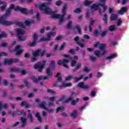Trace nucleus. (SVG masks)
Instances as JSON below:
<instances>
[{
	"label": "nucleus",
	"instance_id": "nucleus-37",
	"mask_svg": "<svg viewBox=\"0 0 129 129\" xmlns=\"http://www.w3.org/2000/svg\"><path fill=\"white\" fill-rule=\"evenodd\" d=\"M104 18H103V21H104L105 23L108 24V17H107V15H106V14H104Z\"/></svg>",
	"mask_w": 129,
	"mask_h": 129
},
{
	"label": "nucleus",
	"instance_id": "nucleus-22",
	"mask_svg": "<svg viewBox=\"0 0 129 129\" xmlns=\"http://www.w3.org/2000/svg\"><path fill=\"white\" fill-rule=\"evenodd\" d=\"M118 18V16H117V14H112L111 15V17L110 18V20L111 21H116V20H117Z\"/></svg>",
	"mask_w": 129,
	"mask_h": 129
},
{
	"label": "nucleus",
	"instance_id": "nucleus-38",
	"mask_svg": "<svg viewBox=\"0 0 129 129\" xmlns=\"http://www.w3.org/2000/svg\"><path fill=\"white\" fill-rule=\"evenodd\" d=\"M108 30L110 32H114L115 31V26L111 25L108 27Z\"/></svg>",
	"mask_w": 129,
	"mask_h": 129
},
{
	"label": "nucleus",
	"instance_id": "nucleus-26",
	"mask_svg": "<svg viewBox=\"0 0 129 129\" xmlns=\"http://www.w3.org/2000/svg\"><path fill=\"white\" fill-rule=\"evenodd\" d=\"M76 93L74 92H72L71 94V95L70 96V97L68 99H66L65 100V102L66 103L69 102L70 101V100H72V99H73V95H74V94H75Z\"/></svg>",
	"mask_w": 129,
	"mask_h": 129
},
{
	"label": "nucleus",
	"instance_id": "nucleus-24",
	"mask_svg": "<svg viewBox=\"0 0 129 129\" xmlns=\"http://www.w3.org/2000/svg\"><path fill=\"white\" fill-rule=\"evenodd\" d=\"M71 116L73 118H75V117H77L78 116V111L76 110H74L73 112L71 114Z\"/></svg>",
	"mask_w": 129,
	"mask_h": 129
},
{
	"label": "nucleus",
	"instance_id": "nucleus-47",
	"mask_svg": "<svg viewBox=\"0 0 129 129\" xmlns=\"http://www.w3.org/2000/svg\"><path fill=\"white\" fill-rule=\"evenodd\" d=\"M11 60H12V64L13 63H18L20 60L17 58H11Z\"/></svg>",
	"mask_w": 129,
	"mask_h": 129
},
{
	"label": "nucleus",
	"instance_id": "nucleus-55",
	"mask_svg": "<svg viewBox=\"0 0 129 129\" xmlns=\"http://www.w3.org/2000/svg\"><path fill=\"white\" fill-rule=\"evenodd\" d=\"M61 4H62V1H58L55 3V5L57 7H60L61 6Z\"/></svg>",
	"mask_w": 129,
	"mask_h": 129
},
{
	"label": "nucleus",
	"instance_id": "nucleus-9",
	"mask_svg": "<svg viewBox=\"0 0 129 129\" xmlns=\"http://www.w3.org/2000/svg\"><path fill=\"white\" fill-rule=\"evenodd\" d=\"M77 63V61L75 60H73L71 61V66L72 67H74L75 66V68L73 70V71L74 72H76L77 70H79V69H80V68L82 67V63H78L77 64H76Z\"/></svg>",
	"mask_w": 129,
	"mask_h": 129
},
{
	"label": "nucleus",
	"instance_id": "nucleus-15",
	"mask_svg": "<svg viewBox=\"0 0 129 129\" xmlns=\"http://www.w3.org/2000/svg\"><path fill=\"white\" fill-rule=\"evenodd\" d=\"M78 87L80 88H82L83 89H85V90L87 89H89L90 88V86L85 85H84V82H80L78 84Z\"/></svg>",
	"mask_w": 129,
	"mask_h": 129
},
{
	"label": "nucleus",
	"instance_id": "nucleus-60",
	"mask_svg": "<svg viewBox=\"0 0 129 129\" xmlns=\"http://www.w3.org/2000/svg\"><path fill=\"white\" fill-rule=\"evenodd\" d=\"M35 96L34 93H31L28 95V98H33L34 96Z\"/></svg>",
	"mask_w": 129,
	"mask_h": 129
},
{
	"label": "nucleus",
	"instance_id": "nucleus-4",
	"mask_svg": "<svg viewBox=\"0 0 129 129\" xmlns=\"http://www.w3.org/2000/svg\"><path fill=\"white\" fill-rule=\"evenodd\" d=\"M11 12L12 10L9 9L7 11L6 14L0 17V24H2L4 26H10V25H12V24H13V22L6 20H7V17H8V16H10Z\"/></svg>",
	"mask_w": 129,
	"mask_h": 129
},
{
	"label": "nucleus",
	"instance_id": "nucleus-50",
	"mask_svg": "<svg viewBox=\"0 0 129 129\" xmlns=\"http://www.w3.org/2000/svg\"><path fill=\"white\" fill-rule=\"evenodd\" d=\"M90 59L92 62H95V61H96V57L93 56H90Z\"/></svg>",
	"mask_w": 129,
	"mask_h": 129
},
{
	"label": "nucleus",
	"instance_id": "nucleus-25",
	"mask_svg": "<svg viewBox=\"0 0 129 129\" xmlns=\"http://www.w3.org/2000/svg\"><path fill=\"white\" fill-rule=\"evenodd\" d=\"M35 115V117L37 118L38 122H42L43 121V119H42V117L40 115V113L37 112Z\"/></svg>",
	"mask_w": 129,
	"mask_h": 129
},
{
	"label": "nucleus",
	"instance_id": "nucleus-19",
	"mask_svg": "<svg viewBox=\"0 0 129 129\" xmlns=\"http://www.w3.org/2000/svg\"><path fill=\"white\" fill-rule=\"evenodd\" d=\"M72 86V84L71 83L62 84V85L59 86V89H62V88H66V87H71Z\"/></svg>",
	"mask_w": 129,
	"mask_h": 129
},
{
	"label": "nucleus",
	"instance_id": "nucleus-45",
	"mask_svg": "<svg viewBox=\"0 0 129 129\" xmlns=\"http://www.w3.org/2000/svg\"><path fill=\"white\" fill-rule=\"evenodd\" d=\"M83 72H86V73H89L90 71H89L88 67H85L83 69Z\"/></svg>",
	"mask_w": 129,
	"mask_h": 129
},
{
	"label": "nucleus",
	"instance_id": "nucleus-7",
	"mask_svg": "<svg viewBox=\"0 0 129 129\" xmlns=\"http://www.w3.org/2000/svg\"><path fill=\"white\" fill-rule=\"evenodd\" d=\"M14 10L16 12H20L21 13H22V14H25L26 15L27 14H30V13H33L34 12V10L33 9L28 10L26 8H22L19 6H16Z\"/></svg>",
	"mask_w": 129,
	"mask_h": 129
},
{
	"label": "nucleus",
	"instance_id": "nucleus-14",
	"mask_svg": "<svg viewBox=\"0 0 129 129\" xmlns=\"http://www.w3.org/2000/svg\"><path fill=\"white\" fill-rule=\"evenodd\" d=\"M15 51L16 52V55L17 56H20L23 54V52H24V50L21 48V45H17L15 49Z\"/></svg>",
	"mask_w": 129,
	"mask_h": 129
},
{
	"label": "nucleus",
	"instance_id": "nucleus-30",
	"mask_svg": "<svg viewBox=\"0 0 129 129\" xmlns=\"http://www.w3.org/2000/svg\"><path fill=\"white\" fill-rule=\"evenodd\" d=\"M14 24L16 26H18V27H19L20 28H25V26L24 25V24L22 22L15 21L14 22Z\"/></svg>",
	"mask_w": 129,
	"mask_h": 129
},
{
	"label": "nucleus",
	"instance_id": "nucleus-61",
	"mask_svg": "<svg viewBox=\"0 0 129 129\" xmlns=\"http://www.w3.org/2000/svg\"><path fill=\"white\" fill-rule=\"evenodd\" d=\"M84 38L87 39V40H90V36H88L87 34L84 35Z\"/></svg>",
	"mask_w": 129,
	"mask_h": 129
},
{
	"label": "nucleus",
	"instance_id": "nucleus-29",
	"mask_svg": "<svg viewBox=\"0 0 129 129\" xmlns=\"http://www.w3.org/2000/svg\"><path fill=\"white\" fill-rule=\"evenodd\" d=\"M127 10L125 7H122L118 12V13L120 15H123L124 13H126Z\"/></svg>",
	"mask_w": 129,
	"mask_h": 129
},
{
	"label": "nucleus",
	"instance_id": "nucleus-33",
	"mask_svg": "<svg viewBox=\"0 0 129 129\" xmlns=\"http://www.w3.org/2000/svg\"><path fill=\"white\" fill-rule=\"evenodd\" d=\"M46 74L48 76H50V77H52L53 76V74L52 73V72H51V68H50V67L46 69Z\"/></svg>",
	"mask_w": 129,
	"mask_h": 129
},
{
	"label": "nucleus",
	"instance_id": "nucleus-31",
	"mask_svg": "<svg viewBox=\"0 0 129 129\" xmlns=\"http://www.w3.org/2000/svg\"><path fill=\"white\" fill-rule=\"evenodd\" d=\"M25 25L26 26H31V25H33V24H35V21L34 20H30V21H28L26 20L25 22Z\"/></svg>",
	"mask_w": 129,
	"mask_h": 129
},
{
	"label": "nucleus",
	"instance_id": "nucleus-51",
	"mask_svg": "<svg viewBox=\"0 0 129 129\" xmlns=\"http://www.w3.org/2000/svg\"><path fill=\"white\" fill-rule=\"evenodd\" d=\"M13 112V111H12V110H10L9 111V114H11L12 115V116H13V117H14V116H16V113L15 112Z\"/></svg>",
	"mask_w": 129,
	"mask_h": 129
},
{
	"label": "nucleus",
	"instance_id": "nucleus-2",
	"mask_svg": "<svg viewBox=\"0 0 129 129\" xmlns=\"http://www.w3.org/2000/svg\"><path fill=\"white\" fill-rule=\"evenodd\" d=\"M50 5H52V1H48L47 3H44L40 5L39 9L40 11H42V12H43L46 15H54V12L52 11L51 9L47 7Z\"/></svg>",
	"mask_w": 129,
	"mask_h": 129
},
{
	"label": "nucleus",
	"instance_id": "nucleus-11",
	"mask_svg": "<svg viewBox=\"0 0 129 129\" xmlns=\"http://www.w3.org/2000/svg\"><path fill=\"white\" fill-rule=\"evenodd\" d=\"M75 42L77 44H78V45L81 47V48H84L85 46V44L84 43V42H85V39H80L79 36H76L74 38V39Z\"/></svg>",
	"mask_w": 129,
	"mask_h": 129
},
{
	"label": "nucleus",
	"instance_id": "nucleus-41",
	"mask_svg": "<svg viewBox=\"0 0 129 129\" xmlns=\"http://www.w3.org/2000/svg\"><path fill=\"white\" fill-rule=\"evenodd\" d=\"M3 107L4 108H8V104H3L2 103L0 102V111L3 109Z\"/></svg>",
	"mask_w": 129,
	"mask_h": 129
},
{
	"label": "nucleus",
	"instance_id": "nucleus-5",
	"mask_svg": "<svg viewBox=\"0 0 129 129\" xmlns=\"http://www.w3.org/2000/svg\"><path fill=\"white\" fill-rule=\"evenodd\" d=\"M63 57H64V58H68V59L59 60L57 62V64L59 66H61V65H62V66L64 67V68L68 69L69 68V67L67 65V63L70 61V60H72V57L70 56V54H63Z\"/></svg>",
	"mask_w": 129,
	"mask_h": 129
},
{
	"label": "nucleus",
	"instance_id": "nucleus-12",
	"mask_svg": "<svg viewBox=\"0 0 129 129\" xmlns=\"http://www.w3.org/2000/svg\"><path fill=\"white\" fill-rule=\"evenodd\" d=\"M56 35V32H49L47 34V38H41L40 39V42H45L46 41H50L51 40V37H54Z\"/></svg>",
	"mask_w": 129,
	"mask_h": 129
},
{
	"label": "nucleus",
	"instance_id": "nucleus-42",
	"mask_svg": "<svg viewBox=\"0 0 129 129\" xmlns=\"http://www.w3.org/2000/svg\"><path fill=\"white\" fill-rule=\"evenodd\" d=\"M50 63L51 64L52 69L55 70V69H56V66H55V61L54 60H51L50 61Z\"/></svg>",
	"mask_w": 129,
	"mask_h": 129
},
{
	"label": "nucleus",
	"instance_id": "nucleus-36",
	"mask_svg": "<svg viewBox=\"0 0 129 129\" xmlns=\"http://www.w3.org/2000/svg\"><path fill=\"white\" fill-rule=\"evenodd\" d=\"M78 30V32L80 35L81 34V28L79 26H76L73 27V30Z\"/></svg>",
	"mask_w": 129,
	"mask_h": 129
},
{
	"label": "nucleus",
	"instance_id": "nucleus-53",
	"mask_svg": "<svg viewBox=\"0 0 129 129\" xmlns=\"http://www.w3.org/2000/svg\"><path fill=\"white\" fill-rule=\"evenodd\" d=\"M64 109L63 106L58 107L56 110V112H59L60 110H63Z\"/></svg>",
	"mask_w": 129,
	"mask_h": 129
},
{
	"label": "nucleus",
	"instance_id": "nucleus-13",
	"mask_svg": "<svg viewBox=\"0 0 129 129\" xmlns=\"http://www.w3.org/2000/svg\"><path fill=\"white\" fill-rule=\"evenodd\" d=\"M83 77H84V75H82L80 78L74 77L73 76H68L66 78V81H69L70 80H71V79H74L75 80L76 82H78V81H79V80H81Z\"/></svg>",
	"mask_w": 129,
	"mask_h": 129
},
{
	"label": "nucleus",
	"instance_id": "nucleus-44",
	"mask_svg": "<svg viewBox=\"0 0 129 129\" xmlns=\"http://www.w3.org/2000/svg\"><path fill=\"white\" fill-rule=\"evenodd\" d=\"M82 10H81V9H80V8H78L75 10H74V13H75V14H80V13H82Z\"/></svg>",
	"mask_w": 129,
	"mask_h": 129
},
{
	"label": "nucleus",
	"instance_id": "nucleus-1",
	"mask_svg": "<svg viewBox=\"0 0 129 129\" xmlns=\"http://www.w3.org/2000/svg\"><path fill=\"white\" fill-rule=\"evenodd\" d=\"M67 9V4H64L62 7V15L54 14L52 15L51 17L53 19H59V25H61L63 22H65L64 18H65V15H66V10Z\"/></svg>",
	"mask_w": 129,
	"mask_h": 129
},
{
	"label": "nucleus",
	"instance_id": "nucleus-32",
	"mask_svg": "<svg viewBox=\"0 0 129 129\" xmlns=\"http://www.w3.org/2000/svg\"><path fill=\"white\" fill-rule=\"evenodd\" d=\"M27 118L29 119L30 122H31V123H33L34 122V118L33 117V114L30 113L28 114Z\"/></svg>",
	"mask_w": 129,
	"mask_h": 129
},
{
	"label": "nucleus",
	"instance_id": "nucleus-62",
	"mask_svg": "<svg viewBox=\"0 0 129 129\" xmlns=\"http://www.w3.org/2000/svg\"><path fill=\"white\" fill-rule=\"evenodd\" d=\"M1 47H8V43L6 42H3L1 44Z\"/></svg>",
	"mask_w": 129,
	"mask_h": 129
},
{
	"label": "nucleus",
	"instance_id": "nucleus-39",
	"mask_svg": "<svg viewBox=\"0 0 129 129\" xmlns=\"http://www.w3.org/2000/svg\"><path fill=\"white\" fill-rule=\"evenodd\" d=\"M72 25H73L72 21H69L67 24V28L68 29H72L73 30V28H72Z\"/></svg>",
	"mask_w": 129,
	"mask_h": 129
},
{
	"label": "nucleus",
	"instance_id": "nucleus-59",
	"mask_svg": "<svg viewBox=\"0 0 129 129\" xmlns=\"http://www.w3.org/2000/svg\"><path fill=\"white\" fill-rule=\"evenodd\" d=\"M0 35H1V38H7V34L5 32H2Z\"/></svg>",
	"mask_w": 129,
	"mask_h": 129
},
{
	"label": "nucleus",
	"instance_id": "nucleus-18",
	"mask_svg": "<svg viewBox=\"0 0 129 129\" xmlns=\"http://www.w3.org/2000/svg\"><path fill=\"white\" fill-rule=\"evenodd\" d=\"M27 118L22 117L21 118V121L22 123L21 127H26V125H27Z\"/></svg>",
	"mask_w": 129,
	"mask_h": 129
},
{
	"label": "nucleus",
	"instance_id": "nucleus-56",
	"mask_svg": "<svg viewBox=\"0 0 129 129\" xmlns=\"http://www.w3.org/2000/svg\"><path fill=\"white\" fill-rule=\"evenodd\" d=\"M69 53H70L71 54H75V49H74V48L70 49L69 51Z\"/></svg>",
	"mask_w": 129,
	"mask_h": 129
},
{
	"label": "nucleus",
	"instance_id": "nucleus-54",
	"mask_svg": "<svg viewBox=\"0 0 129 129\" xmlns=\"http://www.w3.org/2000/svg\"><path fill=\"white\" fill-rule=\"evenodd\" d=\"M94 35L95 37H97V36L99 35V32H98V30H95L94 32Z\"/></svg>",
	"mask_w": 129,
	"mask_h": 129
},
{
	"label": "nucleus",
	"instance_id": "nucleus-10",
	"mask_svg": "<svg viewBox=\"0 0 129 129\" xmlns=\"http://www.w3.org/2000/svg\"><path fill=\"white\" fill-rule=\"evenodd\" d=\"M46 62H47V60H42V63L41 65L38 63H36L34 66V69H38V72H42L46 66Z\"/></svg>",
	"mask_w": 129,
	"mask_h": 129
},
{
	"label": "nucleus",
	"instance_id": "nucleus-6",
	"mask_svg": "<svg viewBox=\"0 0 129 129\" xmlns=\"http://www.w3.org/2000/svg\"><path fill=\"white\" fill-rule=\"evenodd\" d=\"M95 48H99L100 50L103 51V53L101 54V56H104L106 54V50H105V48H106V44L105 43L100 44L99 42H97L94 44Z\"/></svg>",
	"mask_w": 129,
	"mask_h": 129
},
{
	"label": "nucleus",
	"instance_id": "nucleus-57",
	"mask_svg": "<svg viewBox=\"0 0 129 129\" xmlns=\"http://www.w3.org/2000/svg\"><path fill=\"white\" fill-rule=\"evenodd\" d=\"M3 84L5 86H8L9 84V82H8V80H4L3 82Z\"/></svg>",
	"mask_w": 129,
	"mask_h": 129
},
{
	"label": "nucleus",
	"instance_id": "nucleus-52",
	"mask_svg": "<svg viewBox=\"0 0 129 129\" xmlns=\"http://www.w3.org/2000/svg\"><path fill=\"white\" fill-rule=\"evenodd\" d=\"M94 54L96 55V56H100L101 54H100V51L99 50H95L94 51Z\"/></svg>",
	"mask_w": 129,
	"mask_h": 129
},
{
	"label": "nucleus",
	"instance_id": "nucleus-28",
	"mask_svg": "<svg viewBox=\"0 0 129 129\" xmlns=\"http://www.w3.org/2000/svg\"><path fill=\"white\" fill-rule=\"evenodd\" d=\"M21 105L22 107L25 106L26 108H30L31 107V105L28 104L26 101L22 102Z\"/></svg>",
	"mask_w": 129,
	"mask_h": 129
},
{
	"label": "nucleus",
	"instance_id": "nucleus-3",
	"mask_svg": "<svg viewBox=\"0 0 129 129\" xmlns=\"http://www.w3.org/2000/svg\"><path fill=\"white\" fill-rule=\"evenodd\" d=\"M45 53H46V50H43L42 51L41 49L36 50L32 53L33 57L31 58V62H36V61H38V57H39V56L41 57L44 56Z\"/></svg>",
	"mask_w": 129,
	"mask_h": 129
},
{
	"label": "nucleus",
	"instance_id": "nucleus-46",
	"mask_svg": "<svg viewBox=\"0 0 129 129\" xmlns=\"http://www.w3.org/2000/svg\"><path fill=\"white\" fill-rule=\"evenodd\" d=\"M33 41H34V42H37V40H38V35H37V34L36 33H34L33 36Z\"/></svg>",
	"mask_w": 129,
	"mask_h": 129
},
{
	"label": "nucleus",
	"instance_id": "nucleus-40",
	"mask_svg": "<svg viewBox=\"0 0 129 129\" xmlns=\"http://www.w3.org/2000/svg\"><path fill=\"white\" fill-rule=\"evenodd\" d=\"M12 72H21V70L19 68H12L11 69Z\"/></svg>",
	"mask_w": 129,
	"mask_h": 129
},
{
	"label": "nucleus",
	"instance_id": "nucleus-17",
	"mask_svg": "<svg viewBox=\"0 0 129 129\" xmlns=\"http://www.w3.org/2000/svg\"><path fill=\"white\" fill-rule=\"evenodd\" d=\"M46 105H47V102L45 101H42L41 103L39 105V107H40V108H43L45 110H47L48 108H47V107H46Z\"/></svg>",
	"mask_w": 129,
	"mask_h": 129
},
{
	"label": "nucleus",
	"instance_id": "nucleus-21",
	"mask_svg": "<svg viewBox=\"0 0 129 129\" xmlns=\"http://www.w3.org/2000/svg\"><path fill=\"white\" fill-rule=\"evenodd\" d=\"M4 64L5 65H12V64H13V60H12V58L9 59L5 58L4 60Z\"/></svg>",
	"mask_w": 129,
	"mask_h": 129
},
{
	"label": "nucleus",
	"instance_id": "nucleus-16",
	"mask_svg": "<svg viewBox=\"0 0 129 129\" xmlns=\"http://www.w3.org/2000/svg\"><path fill=\"white\" fill-rule=\"evenodd\" d=\"M31 79L34 83H37L38 82L39 80H42V79H43V76H39L38 78L34 76H32L31 77Z\"/></svg>",
	"mask_w": 129,
	"mask_h": 129
},
{
	"label": "nucleus",
	"instance_id": "nucleus-23",
	"mask_svg": "<svg viewBox=\"0 0 129 129\" xmlns=\"http://www.w3.org/2000/svg\"><path fill=\"white\" fill-rule=\"evenodd\" d=\"M17 113L18 115H24V116H27V114L24 110H18L17 111Z\"/></svg>",
	"mask_w": 129,
	"mask_h": 129
},
{
	"label": "nucleus",
	"instance_id": "nucleus-64",
	"mask_svg": "<svg viewBox=\"0 0 129 129\" xmlns=\"http://www.w3.org/2000/svg\"><path fill=\"white\" fill-rule=\"evenodd\" d=\"M36 18L38 21H40V13L39 12L36 13Z\"/></svg>",
	"mask_w": 129,
	"mask_h": 129
},
{
	"label": "nucleus",
	"instance_id": "nucleus-8",
	"mask_svg": "<svg viewBox=\"0 0 129 129\" xmlns=\"http://www.w3.org/2000/svg\"><path fill=\"white\" fill-rule=\"evenodd\" d=\"M16 32L17 33L19 42H24V41H26V38L25 37H22V36H21V35H23L25 33V30L21 28H18L16 30Z\"/></svg>",
	"mask_w": 129,
	"mask_h": 129
},
{
	"label": "nucleus",
	"instance_id": "nucleus-27",
	"mask_svg": "<svg viewBox=\"0 0 129 129\" xmlns=\"http://www.w3.org/2000/svg\"><path fill=\"white\" fill-rule=\"evenodd\" d=\"M0 5H3V6L1 7V11H5L6 8H7V3L2 2V1L0 0Z\"/></svg>",
	"mask_w": 129,
	"mask_h": 129
},
{
	"label": "nucleus",
	"instance_id": "nucleus-48",
	"mask_svg": "<svg viewBox=\"0 0 129 129\" xmlns=\"http://www.w3.org/2000/svg\"><path fill=\"white\" fill-rule=\"evenodd\" d=\"M36 43H37V41H33L32 42H30L29 44V46L30 47H34V46L36 45Z\"/></svg>",
	"mask_w": 129,
	"mask_h": 129
},
{
	"label": "nucleus",
	"instance_id": "nucleus-43",
	"mask_svg": "<svg viewBox=\"0 0 129 129\" xmlns=\"http://www.w3.org/2000/svg\"><path fill=\"white\" fill-rule=\"evenodd\" d=\"M92 3H93V2H92V1L89 2L88 0H86L84 2V5L85 6H90V5H91V4H92Z\"/></svg>",
	"mask_w": 129,
	"mask_h": 129
},
{
	"label": "nucleus",
	"instance_id": "nucleus-58",
	"mask_svg": "<svg viewBox=\"0 0 129 129\" xmlns=\"http://www.w3.org/2000/svg\"><path fill=\"white\" fill-rule=\"evenodd\" d=\"M26 87H30V83L28 82V80H25L24 81Z\"/></svg>",
	"mask_w": 129,
	"mask_h": 129
},
{
	"label": "nucleus",
	"instance_id": "nucleus-20",
	"mask_svg": "<svg viewBox=\"0 0 129 129\" xmlns=\"http://www.w3.org/2000/svg\"><path fill=\"white\" fill-rule=\"evenodd\" d=\"M100 5H101V4L100 3H98L97 4H94L91 6V8L92 10H98V9H99V7H100Z\"/></svg>",
	"mask_w": 129,
	"mask_h": 129
},
{
	"label": "nucleus",
	"instance_id": "nucleus-63",
	"mask_svg": "<svg viewBox=\"0 0 129 129\" xmlns=\"http://www.w3.org/2000/svg\"><path fill=\"white\" fill-rule=\"evenodd\" d=\"M122 23V22L121 21V20L118 19V21H117V26H121Z\"/></svg>",
	"mask_w": 129,
	"mask_h": 129
},
{
	"label": "nucleus",
	"instance_id": "nucleus-49",
	"mask_svg": "<svg viewBox=\"0 0 129 129\" xmlns=\"http://www.w3.org/2000/svg\"><path fill=\"white\" fill-rule=\"evenodd\" d=\"M107 35V31H104L102 32L101 36L102 38H104Z\"/></svg>",
	"mask_w": 129,
	"mask_h": 129
},
{
	"label": "nucleus",
	"instance_id": "nucleus-34",
	"mask_svg": "<svg viewBox=\"0 0 129 129\" xmlns=\"http://www.w3.org/2000/svg\"><path fill=\"white\" fill-rule=\"evenodd\" d=\"M94 25V20H91L90 23V25L89 26V31L92 32V27Z\"/></svg>",
	"mask_w": 129,
	"mask_h": 129
},
{
	"label": "nucleus",
	"instance_id": "nucleus-35",
	"mask_svg": "<svg viewBox=\"0 0 129 129\" xmlns=\"http://www.w3.org/2000/svg\"><path fill=\"white\" fill-rule=\"evenodd\" d=\"M115 57H116V54L113 53L110 56L107 57L106 58V60H109V61H110V59H113L114 58H115Z\"/></svg>",
	"mask_w": 129,
	"mask_h": 129
}]
</instances>
